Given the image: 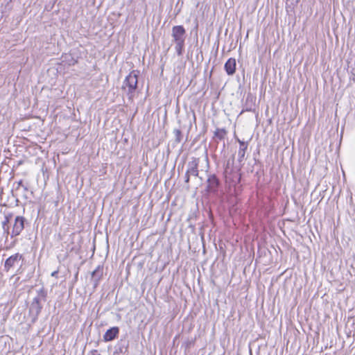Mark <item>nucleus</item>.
I'll use <instances>...</instances> for the list:
<instances>
[{"instance_id": "obj_1", "label": "nucleus", "mask_w": 355, "mask_h": 355, "mask_svg": "<svg viewBox=\"0 0 355 355\" xmlns=\"http://www.w3.org/2000/svg\"><path fill=\"white\" fill-rule=\"evenodd\" d=\"M173 41L175 42V49L178 55H182L184 49L186 31L183 26H174L171 33Z\"/></svg>"}, {"instance_id": "obj_6", "label": "nucleus", "mask_w": 355, "mask_h": 355, "mask_svg": "<svg viewBox=\"0 0 355 355\" xmlns=\"http://www.w3.org/2000/svg\"><path fill=\"white\" fill-rule=\"evenodd\" d=\"M21 260H23L22 254L19 253H15V254L11 255L5 261L4 270L6 272H8L10 270V268L18 265L19 262Z\"/></svg>"}, {"instance_id": "obj_15", "label": "nucleus", "mask_w": 355, "mask_h": 355, "mask_svg": "<svg viewBox=\"0 0 355 355\" xmlns=\"http://www.w3.org/2000/svg\"><path fill=\"white\" fill-rule=\"evenodd\" d=\"M174 134L175 136V141L178 143L180 142L182 140V137L181 130H180L178 129H175V130H174Z\"/></svg>"}, {"instance_id": "obj_2", "label": "nucleus", "mask_w": 355, "mask_h": 355, "mask_svg": "<svg viewBox=\"0 0 355 355\" xmlns=\"http://www.w3.org/2000/svg\"><path fill=\"white\" fill-rule=\"evenodd\" d=\"M139 73L138 71L135 70L131 71L129 75L125 77L123 83L122 89L126 92L129 98L133 97L137 87Z\"/></svg>"}, {"instance_id": "obj_7", "label": "nucleus", "mask_w": 355, "mask_h": 355, "mask_svg": "<svg viewBox=\"0 0 355 355\" xmlns=\"http://www.w3.org/2000/svg\"><path fill=\"white\" fill-rule=\"evenodd\" d=\"M103 267L98 266L92 272L91 281L94 288H96L103 277Z\"/></svg>"}, {"instance_id": "obj_17", "label": "nucleus", "mask_w": 355, "mask_h": 355, "mask_svg": "<svg viewBox=\"0 0 355 355\" xmlns=\"http://www.w3.org/2000/svg\"><path fill=\"white\" fill-rule=\"evenodd\" d=\"M58 273V271H54L51 273V276L52 277H55L57 275V274Z\"/></svg>"}, {"instance_id": "obj_12", "label": "nucleus", "mask_w": 355, "mask_h": 355, "mask_svg": "<svg viewBox=\"0 0 355 355\" xmlns=\"http://www.w3.org/2000/svg\"><path fill=\"white\" fill-rule=\"evenodd\" d=\"M255 108V98L251 94L247 96L243 111L251 112Z\"/></svg>"}, {"instance_id": "obj_16", "label": "nucleus", "mask_w": 355, "mask_h": 355, "mask_svg": "<svg viewBox=\"0 0 355 355\" xmlns=\"http://www.w3.org/2000/svg\"><path fill=\"white\" fill-rule=\"evenodd\" d=\"M88 355H101L97 350H92L89 352Z\"/></svg>"}, {"instance_id": "obj_10", "label": "nucleus", "mask_w": 355, "mask_h": 355, "mask_svg": "<svg viewBox=\"0 0 355 355\" xmlns=\"http://www.w3.org/2000/svg\"><path fill=\"white\" fill-rule=\"evenodd\" d=\"M236 141L239 143V149L238 151V161L242 162L245 157V151L248 148V143L236 138Z\"/></svg>"}, {"instance_id": "obj_8", "label": "nucleus", "mask_w": 355, "mask_h": 355, "mask_svg": "<svg viewBox=\"0 0 355 355\" xmlns=\"http://www.w3.org/2000/svg\"><path fill=\"white\" fill-rule=\"evenodd\" d=\"M219 181L216 175H213L207 179V189L209 192L216 193L218 190Z\"/></svg>"}, {"instance_id": "obj_3", "label": "nucleus", "mask_w": 355, "mask_h": 355, "mask_svg": "<svg viewBox=\"0 0 355 355\" xmlns=\"http://www.w3.org/2000/svg\"><path fill=\"white\" fill-rule=\"evenodd\" d=\"M37 293V295L33 298L30 308L31 311L34 313L36 316L40 313L42 309V302L46 300L47 296V292L43 287L39 289Z\"/></svg>"}, {"instance_id": "obj_9", "label": "nucleus", "mask_w": 355, "mask_h": 355, "mask_svg": "<svg viewBox=\"0 0 355 355\" xmlns=\"http://www.w3.org/2000/svg\"><path fill=\"white\" fill-rule=\"evenodd\" d=\"M119 333V329L117 327H112L107 330L103 336L105 342L111 341L115 339Z\"/></svg>"}, {"instance_id": "obj_14", "label": "nucleus", "mask_w": 355, "mask_h": 355, "mask_svg": "<svg viewBox=\"0 0 355 355\" xmlns=\"http://www.w3.org/2000/svg\"><path fill=\"white\" fill-rule=\"evenodd\" d=\"M226 135V131L225 129L217 128L214 132V136L219 139H224Z\"/></svg>"}, {"instance_id": "obj_18", "label": "nucleus", "mask_w": 355, "mask_h": 355, "mask_svg": "<svg viewBox=\"0 0 355 355\" xmlns=\"http://www.w3.org/2000/svg\"><path fill=\"white\" fill-rule=\"evenodd\" d=\"M18 185L19 186H22V181L20 180L19 182H18Z\"/></svg>"}, {"instance_id": "obj_4", "label": "nucleus", "mask_w": 355, "mask_h": 355, "mask_svg": "<svg viewBox=\"0 0 355 355\" xmlns=\"http://www.w3.org/2000/svg\"><path fill=\"white\" fill-rule=\"evenodd\" d=\"M198 159L193 157L187 164V170L185 173V182L189 183V178L191 175L197 177L198 176Z\"/></svg>"}, {"instance_id": "obj_11", "label": "nucleus", "mask_w": 355, "mask_h": 355, "mask_svg": "<svg viewBox=\"0 0 355 355\" xmlns=\"http://www.w3.org/2000/svg\"><path fill=\"white\" fill-rule=\"evenodd\" d=\"M236 62L234 58H230L225 62L224 68L228 75H233L236 71Z\"/></svg>"}, {"instance_id": "obj_5", "label": "nucleus", "mask_w": 355, "mask_h": 355, "mask_svg": "<svg viewBox=\"0 0 355 355\" xmlns=\"http://www.w3.org/2000/svg\"><path fill=\"white\" fill-rule=\"evenodd\" d=\"M25 218L23 216H17L15 218L12 225V232L10 236L12 238L19 236L24 229Z\"/></svg>"}, {"instance_id": "obj_13", "label": "nucleus", "mask_w": 355, "mask_h": 355, "mask_svg": "<svg viewBox=\"0 0 355 355\" xmlns=\"http://www.w3.org/2000/svg\"><path fill=\"white\" fill-rule=\"evenodd\" d=\"M13 214L12 213H8L5 215L4 220L2 222V227L5 232H7L9 234V227L8 223H10V219L12 218Z\"/></svg>"}]
</instances>
